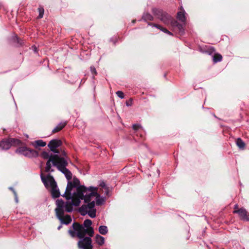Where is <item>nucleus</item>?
I'll list each match as a JSON object with an SVG mask.
<instances>
[{"label":"nucleus","mask_w":249,"mask_h":249,"mask_svg":"<svg viewBox=\"0 0 249 249\" xmlns=\"http://www.w3.org/2000/svg\"><path fill=\"white\" fill-rule=\"evenodd\" d=\"M79 186V181L74 178L68 183L66 191L63 196L67 199L66 204L61 199L56 200L57 208L55 209L57 217L62 223L69 224L71 222V218L69 215H63V211L70 212L73 210V206H79L81 200H83L85 204L80 208L81 213L84 215L88 213L89 215L94 218L96 216V210L94 208L95 204L101 205L105 202V199L101 195L105 193L108 194V189L104 182H102L98 187Z\"/></svg>","instance_id":"obj_1"},{"label":"nucleus","mask_w":249,"mask_h":249,"mask_svg":"<svg viewBox=\"0 0 249 249\" xmlns=\"http://www.w3.org/2000/svg\"><path fill=\"white\" fill-rule=\"evenodd\" d=\"M41 179L45 187L47 189H50L52 196L53 198H57L60 196L59 190L57 188L56 182L53 177L50 175H48L46 176L41 175Z\"/></svg>","instance_id":"obj_2"},{"label":"nucleus","mask_w":249,"mask_h":249,"mask_svg":"<svg viewBox=\"0 0 249 249\" xmlns=\"http://www.w3.org/2000/svg\"><path fill=\"white\" fill-rule=\"evenodd\" d=\"M53 161L54 165L56 166L60 171L65 175L68 179H70L71 178V173L66 168L67 162L64 158L55 156L53 159Z\"/></svg>","instance_id":"obj_3"},{"label":"nucleus","mask_w":249,"mask_h":249,"mask_svg":"<svg viewBox=\"0 0 249 249\" xmlns=\"http://www.w3.org/2000/svg\"><path fill=\"white\" fill-rule=\"evenodd\" d=\"M73 230H69V232L72 237L77 236L79 238L84 237L86 234V230L82 225L77 223H74L72 225Z\"/></svg>","instance_id":"obj_4"},{"label":"nucleus","mask_w":249,"mask_h":249,"mask_svg":"<svg viewBox=\"0 0 249 249\" xmlns=\"http://www.w3.org/2000/svg\"><path fill=\"white\" fill-rule=\"evenodd\" d=\"M19 141L15 139L3 140L0 142V148L2 149H8L12 145L18 143Z\"/></svg>","instance_id":"obj_5"},{"label":"nucleus","mask_w":249,"mask_h":249,"mask_svg":"<svg viewBox=\"0 0 249 249\" xmlns=\"http://www.w3.org/2000/svg\"><path fill=\"white\" fill-rule=\"evenodd\" d=\"M233 213H238L240 218L243 220L248 221L249 220V215L247 211L244 208H238L237 205H235L234 208Z\"/></svg>","instance_id":"obj_6"},{"label":"nucleus","mask_w":249,"mask_h":249,"mask_svg":"<svg viewBox=\"0 0 249 249\" xmlns=\"http://www.w3.org/2000/svg\"><path fill=\"white\" fill-rule=\"evenodd\" d=\"M78 246L83 249H92L91 239L90 238L86 237L78 242Z\"/></svg>","instance_id":"obj_7"},{"label":"nucleus","mask_w":249,"mask_h":249,"mask_svg":"<svg viewBox=\"0 0 249 249\" xmlns=\"http://www.w3.org/2000/svg\"><path fill=\"white\" fill-rule=\"evenodd\" d=\"M62 144V142L59 140H53L50 142L48 146L51 150L55 153H58L56 148L60 146Z\"/></svg>","instance_id":"obj_8"},{"label":"nucleus","mask_w":249,"mask_h":249,"mask_svg":"<svg viewBox=\"0 0 249 249\" xmlns=\"http://www.w3.org/2000/svg\"><path fill=\"white\" fill-rule=\"evenodd\" d=\"M17 152L26 156H30L33 151L26 147H21L17 149Z\"/></svg>","instance_id":"obj_9"},{"label":"nucleus","mask_w":249,"mask_h":249,"mask_svg":"<svg viewBox=\"0 0 249 249\" xmlns=\"http://www.w3.org/2000/svg\"><path fill=\"white\" fill-rule=\"evenodd\" d=\"M185 12L182 7L180 8V11L178 12L177 18L179 20L184 22L185 21Z\"/></svg>","instance_id":"obj_10"},{"label":"nucleus","mask_w":249,"mask_h":249,"mask_svg":"<svg viewBox=\"0 0 249 249\" xmlns=\"http://www.w3.org/2000/svg\"><path fill=\"white\" fill-rule=\"evenodd\" d=\"M32 145L35 147L39 146L43 147L46 145V142L41 140H39L33 142Z\"/></svg>","instance_id":"obj_11"},{"label":"nucleus","mask_w":249,"mask_h":249,"mask_svg":"<svg viewBox=\"0 0 249 249\" xmlns=\"http://www.w3.org/2000/svg\"><path fill=\"white\" fill-rule=\"evenodd\" d=\"M95 239L96 243L100 246H102L105 243V238L99 234L96 235Z\"/></svg>","instance_id":"obj_12"},{"label":"nucleus","mask_w":249,"mask_h":249,"mask_svg":"<svg viewBox=\"0 0 249 249\" xmlns=\"http://www.w3.org/2000/svg\"><path fill=\"white\" fill-rule=\"evenodd\" d=\"M58 156L57 155H55L54 156L51 157V158H49L48 161L46 163V166L45 167V170L46 172H49L51 169V161H52L53 164L54 165L53 159L54 157Z\"/></svg>","instance_id":"obj_13"},{"label":"nucleus","mask_w":249,"mask_h":249,"mask_svg":"<svg viewBox=\"0 0 249 249\" xmlns=\"http://www.w3.org/2000/svg\"><path fill=\"white\" fill-rule=\"evenodd\" d=\"M66 123H63L59 124L57 126H56L53 130V133H56L60 130H61L64 126L66 125Z\"/></svg>","instance_id":"obj_14"},{"label":"nucleus","mask_w":249,"mask_h":249,"mask_svg":"<svg viewBox=\"0 0 249 249\" xmlns=\"http://www.w3.org/2000/svg\"><path fill=\"white\" fill-rule=\"evenodd\" d=\"M99 231L101 234H106L108 231L107 227L105 226H101L99 228Z\"/></svg>","instance_id":"obj_15"},{"label":"nucleus","mask_w":249,"mask_h":249,"mask_svg":"<svg viewBox=\"0 0 249 249\" xmlns=\"http://www.w3.org/2000/svg\"><path fill=\"white\" fill-rule=\"evenodd\" d=\"M236 144L240 148H244L245 147V143L241 139L237 140Z\"/></svg>","instance_id":"obj_16"},{"label":"nucleus","mask_w":249,"mask_h":249,"mask_svg":"<svg viewBox=\"0 0 249 249\" xmlns=\"http://www.w3.org/2000/svg\"><path fill=\"white\" fill-rule=\"evenodd\" d=\"M222 56L220 54H215L213 57V60L215 63L218 61H220L222 60Z\"/></svg>","instance_id":"obj_17"},{"label":"nucleus","mask_w":249,"mask_h":249,"mask_svg":"<svg viewBox=\"0 0 249 249\" xmlns=\"http://www.w3.org/2000/svg\"><path fill=\"white\" fill-rule=\"evenodd\" d=\"M86 230V233H87V234L92 237L93 236L94 234V230L92 227H89V228H87Z\"/></svg>","instance_id":"obj_18"},{"label":"nucleus","mask_w":249,"mask_h":249,"mask_svg":"<svg viewBox=\"0 0 249 249\" xmlns=\"http://www.w3.org/2000/svg\"><path fill=\"white\" fill-rule=\"evenodd\" d=\"M92 224V221L89 219H86L84 222V225L85 227L89 228V227H91V225Z\"/></svg>","instance_id":"obj_19"},{"label":"nucleus","mask_w":249,"mask_h":249,"mask_svg":"<svg viewBox=\"0 0 249 249\" xmlns=\"http://www.w3.org/2000/svg\"><path fill=\"white\" fill-rule=\"evenodd\" d=\"M41 157L44 159H48L49 158H51V157H50V156L48 154V152H43L41 154Z\"/></svg>","instance_id":"obj_20"},{"label":"nucleus","mask_w":249,"mask_h":249,"mask_svg":"<svg viewBox=\"0 0 249 249\" xmlns=\"http://www.w3.org/2000/svg\"><path fill=\"white\" fill-rule=\"evenodd\" d=\"M38 11H39V16L38 18H40L43 17V14H44V9L42 7H40L38 8Z\"/></svg>","instance_id":"obj_21"},{"label":"nucleus","mask_w":249,"mask_h":249,"mask_svg":"<svg viewBox=\"0 0 249 249\" xmlns=\"http://www.w3.org/2000/svg\"><path fill=\"white\" fill-rule=\"evenodd\" d=\"M116 94L117 95V96L118 97H119L120 98H123L124 97V93L123 92H122L121 91H118L117 92H116Z\"/></svg>","instance_id":"obj_22"},{"label":"nucleus","mask_w":249,"mask_h":249,"mask_svg":"<svg viewBox=\"0 0 249 249\" xmlns=\"http://www.w3.org/2000/svg\"><path fill=\"white\" fill-rule=\"evenodd\" d=\"M139 127H140V126L137 124H134L133 125V128L135 130L138 129L139 128Z\"/></svg>","instance_id":"obj_23"},{"label":"nucleus","mask_w":249,"mask_h":249,"mask_svg":"<svg viewBox=\"0 0 249 249\" xmlns=\"http://www.w3.org/2000/svg\"><path fill=\"white\" fill-rule=\"evenodd\" d=\"M161 30H162V31H163V32H164L165 33H168V34H171V33H170L169 31H167V30L166 29H164V28H163V29H161Z\"/></svg>","instance_id":"obj_24"},{"label":"nucleus","mask_w":249,"mask_h":249,"mask_svg":"<svg viewBox=\"0 0 249 249\" xmlns=\"http://www.w3.org/2000/svg\"><path fill=\"white\" fill-rule=\"evenodd\" d=\"M91 71L92 73H96V70L94 68L91 67Z\"/></svg>","instance_id":"obj_25"},{"label":"nucleus","mask_w":249,"mask_h":249,"mask_svg":"<svg viewBox=\"0 0 249 249\" xmlns=\"http://www.w3.org/2000/svg\"><path fill=\"white\" fill-rule=\"evenodd\" d=\"M62 226H60L58 227V230H60Z\"/></svg>","instance_id":"obj_26"},{"label":"nucleus","mask_w":249,"mask_h":249,"mask_svg":"<svg viewBox=\"0 0 249 249\" xmlns=\"http://www.w3.org/2000/svg\"><path fill=\"white\" fill-rule=\"evenodd\" d=\"M178 28L179 29H180V25H178Z\"/></svg>","instance_id":"obj_27"},{"label":"nucleus","mask_w":249,"mask_h":249,"mask_svg":"<svg viewBox=\"0 0 249 249\" xmlns=\"http://www.w3.org/2000/svg\"><path fill=\"white\" fill-rule=\"evenodd\" d=\"M156 27H157V28H160V26H159V25H157V26H156Z\"/></svg>","instance_id":"obj_28"},{"label":"nucleus","mask_w":249,"mask_h":249,"mask_svg":"<svg viewBox=\"0 0 249 249\" xmlns=\"http://www.w3.org/2000/svg\"><path fill=\"white\" fill-rule=\"evenodd\" d=\"M162 29H163V28H161L160 27V29L161 30Z\"/></svg>","instance_id":"obj_29"}]
</instances>
